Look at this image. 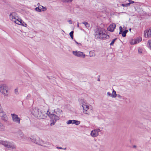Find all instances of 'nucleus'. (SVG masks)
Masks as SVG:
<instances>
[{
  "label": "nucleus",
  "instance_id": "obj_1",
  "mask_svg": "<svg viewBox=\"0 0 151 151\" xmlns=\"http://www.w3.org/2000/svg\"><path fill=\"white\" fill-rule=\"evenodd\" d=\"M94 35L96 39H104L108 38L109 36L106 34L104 29L97 27L94 30Z\"/></svg>",
  "mask_w": 151,
  "mask_h": 151
},
{
  "label": "nucleus",
  "instance_id": "obj_2",
  "mask_svg": "<svg viewBox=\"0 0 151 151\" xmlns=\"http://www.w3.org/2000/svg\"><path fill=\"white\" fill-rule=\"evenodd\" d=\"M31 112L33 115L39 119H45L47 115V112L42 111L36 108H32Z\"/></svg>",
  "mask_w": 151,
  "mask_h": 151
},
{
  "label": "nucleus",
  "instance_id": "obj_3",
  "mask_svg": "<svg viewBox=\"0 0 151 151\" xmlns=\"http://www.w3.org/2000/svg\"><path fill=\"white\" fill-rule=\"evenodd\" d=\"M0 145H3L8 148H9L12 150H14L16 149V145L12 142L0 140Z\"/></svg>",
  "mask_w": 151,
  "mask_h": 151
},
{
  "label": "nucleus",
  "instance_id": "obj_4",
  "mask_svg": "<svg viewBox=\"0 0 151 151\" xmlns=\"http://www.w3.org/2000/svg\"><path fill=\"white\" fill-rule=\"evenodd\" d=\"M47 115H48L51 119V122L50 125L51 126L54 125L57 120L59 119V118L58 116H57L54 114L51 113V112L48 111L47 112Z\"/></svg>",
  "mask_w": 151,
  "mask_h": 151
},
{
  "label": "nucleus",
  "instance_id": "obj_5",
  "mask_svg": "<svg viewBox=\"0 0 151 151\" xmlns=\"http://www.w3.org/2000/svg\"><path fill=\"white\" fill-rule=\"evenodd\" d=\"M0 91L4 96H8L9 93L8 87L5 84L0 85Z\"/></svg>",
  "mask_w": 151,
  "mask_h": 151
},
{
  "label": "nucleus",
  "instance_id": "obj_6",
  "mask_svg": "<svg viewBox=\"0 0 151 151\" xmlns=\"http://www.w3.org/2000/svg\"><path fill=\"white\" fill-rule=\"evenodd\" d=\"M11 115L12 117L13 121L19 124L20 123V119L18 117V116L14 114H12Z\"/></svg>",
  "mask_w": 151,
  "mask_h": 151
},
{
  "label": "nucleus",
  "instance_id": "obj_7",
  "mask_svg": "<svg viewBox=\"0 0 151 151\" xmlns=\"http://www.w3.org/2000/svg\"><path fill=\"white\" fill-rule=\"evenodd\" d=\"M101 131L99 129H94L91 132V135L93 137H96L99 135V132Z\"/></svg>",
  "mask_w": 151,
  "mask_h": 151
},
{
  "label": "nucleus",
  "instance_id": "obj_8",
  "mask_svg": "<svg viewBox=\"0 0 151 151\" xmlns=\"http://www.w3.org/2000/svg\"><path fill=\"white\" fill-rule=\"evenodd\" d=\"M73 54L76 56L78 57L84 58L86 56L84 53L80 51H73Z\"/></svg>",
  "mask_w": 151,
  "mask_h": 151
},
{
  "label": "nucleus",
  "instance_id": "obj_9",
  "mask_svg": "<svg viewBox=\"0 0 151 151\" xmlns=\"http://www.w3.org/2000/svg\"><path fill=\"white\" fill-rule=\"evenodd\" d=\"M142 40V38L139 37L135 39H132L130 40V43L131 45L137 44L141 42Z\"/></svg>",
  "mask_w": 151,
  "mask_h": 151
},
{
  "label": "nucleus",
  "instance_id": "obj_10",
  "mask_svg": "<svg viewBox=\"0 0 151 151\" xmlns=\"http://www.w3.org/2000/svg\"><path fill=\"white\" fill-rule=\"evenodd\" d=\"M0 116L1 119L4 122H6L8 119V118L6 114L1 109L0 110Z\"/></svg>",
  "mask_w": 151,
  "mask_h": 151
},
{
  "label": "nucleus",
  "instance_id": "obj_11",
  "mask_svg": "<svg viewBox=\"0 0 151 151\" xmlns=\"http://www.w3.org/2000/svg\"><path fill=\"white\" fill-rule=\"evenodd\" d=\"M80 123V121L78 120H69L66 122V124H75L76 125H79Z\"/></svg>",
  "mask_w": 151,
  "mask_h": 151
},
{
  "label": "nucleus",
  "instance_id": "obj_12",
  "mask_svg": "<svg viewBox=\"0 0 151 151\" xmlns=\"http://www.w3.org/2000/svg\"><path fill=\"white\" fill-rule=\"evenodd\" d=\"M144 36L146 37H150L151 36V28L149 29H147L144 32Z\"/></svg>",
  "mask_w": 151,
  "mask_h": 151
},
{
  "label": "nucleus",
  "instance_id": "obj_13",
  "mask_svg": "<svg viewBox=\"0 0 151 151\" xmlns=\"http://www.w3.org/2000/svg\"><path fill=\"white\" fill-rule=\"evenodd\" d=\"M18 16L17 13L15 12L11 13L9 15L10 19L13 22L14 21V20L16 19V18Z\"/></svg>",
  "mask_w": 151,
  "mask_h": 151
},
{
  "label": "nucleus",
  "instance_id": "obj_14",
  "mask_svg": "<svg viewBox=\"0 0 151 151\" xmlns=\"http://www.w3.org/2000/svg\"><path fill=\"white\" fill-rule=\"evenodd\" d=\"M17 137L19 139H25L26 138L25 136L21 131H19L18 132Z\"/></svg>",
  "mask_w": 151,
  "mask_h": 151
},
{
  "label": "nucleus",
  "instance_id": "obj_15",
  "mask_svg": "<svg viewBox=\"0 0 151 151\" xmlns=\"http://www.w3.org/2000/svg\"><path fill=\"white\" fill-rule=\"evenodd\" d=\"M116 27V24L114 23L111 24L108 28L107 29L109 31L111 32L114 31L115 28Z\"/></svg>",
  "mask_w": 151,
  "mask_h": 151
},
{
  "label": "nucleus",
  "instance_id": "obj_16",
  "mask_svg": "<svg viewBox=\"0 0 151 151\" xmlns=\"http://www.w3.org/2000/svg\"><path fill=\"white\" fill-rule=\"evenodd\" d=\"M16 19L14 20V21L15 23L19 25H21L24 26L22 23V21L20 19H19L18 17L16 18Z\"/></svg>",
  "mask_w": 151,
  "mask_h": 151
},
{
  "label": "nucleus",
  "instance_id": "obj_17",
  "mask_svg": "<svg viewBox=\"0 0 151 151\" xmlns=\"http://www.w3.org/2000/svg\"><path fill=\"white\" fill-rule=\"evenodd\" d=\"M83 108V112L84 114H87L89 115V113L87 112V110L89 109V106L86 104L84 106H82Z\"/></svg>",
  "mask_w": 151,
  "mask_h": 151
},
{
  "label": "nucleus",
  "instance_id": "obj_18",
  "mask_svg": "<svg viewBox=\"0 0 151 151\" xmlns=\"http://www.w3.org/2000/svg\"><path fill=\"white\" fill-rule=\"evenodd\" d=\"M30 139L32 142L36 144L37 140L39 139V137L36 136H33L31 137L30 138Z\"/></svg>",
  "mask_w": 151,
  "mask_h": 151
},
{
  "label": "nucleus",
  "instance_id": "obj_19",
  "mask_svg": "<svg viewBox=\"0 0 151 151\" xmlns=\"http://www.w3.org/2000/svg\"><path fill=\"white\" fill-rule=\"evenodd\" d=\"M78 101L79 102L80 104L82 106H84L86 104V101L83 99H79L78 100Z\"/></svg>",
  "mask_w": 151,
  "mask_h": 151
},
{
  "label": "nucleus",
  "instance_id": "obj_20",
  "mask_svg": "<svg viewBox=\"0 0 151 151\" xmlns=\"http://www.w3.org/2000/svg\"><path fill=\"white\" fill-rule=\"evenodd\" d=\"M119 29L120 30L119 34H122V36L123 37H125L126 36V33L124 32V31L122 32V28L121 26H120L119 27Z\"/></svg>",
  "mask_w": 151,
  "mask_h": 151
},
{
  "label": "nucleus",
  "instance_id": "obj_21",
  "mask_svg": "<svg viewBox=\"0 0 151 151\" xmlns=\"http://www.w3.org/2000/svg\"><path fill=\"white\" fill-rule=\"evenodd\" d=\"M54 112L58 115H59L62 113V111L60 109L57 108L54 110Z\"/></svg>",
  "mask_w": 151,
  "mask_h": 151
},
{
  "label": "nucleus",
  "instance_id": "obj_22",
  "mask_svg": "<svg viewBox=\"0 0 151 151\" xmlns=\"http://www.w3.org/2000/svg\"><path fill=\"white\" fill-rule=\"evenodd\" d=\"M44 143V142L42 140L40 139L39 138V139H38V140H37V142L36 144L43 146Z\"/></svg>",
  "mask_w": 151,
  "mask_h": 151
},
{
  "label": "nucleus",
  "instance_id": "obj_23",
  "mask_svg": "<svg viewBox=\"0 0 151 151\" xmlns=\"http://www.w3.org/2000/svg\"><path fill=\"white\" fill-rule=\"evenodd\" d=\"M52 144L48 142H45L44 143L43 146L46 147H49L51 146Z\"/></svg>",
  "mask_w": 151,
  "mask_h": 151
},
{
  "label": "nucleus",
  "instance_id": "obj_24",
  "mask_svg": "<svg viewBox=\"0 0 151 151\" xmlns=\"http://www.w3.org/2000/svg\"><path fill=\"white\" fill-rule=\"evenodd\" d=\"M5 127L3 124L0 122V131H4V130Z\"/></svg>",
  "mask_w": 151,
  "mask_h": 151
},
{
  "label": "nucleus",
  "instance_id": "obj_25",
  "mask_svg": "<svg viewBox=\"0 0 151 151\" xmlns=\"http://www.w3.org/2000/svg\"><path fill=\"white\" fill-rule=\"evenodd\" d=\"M117 94L116 93V92L114 90H113L112 91L111 97L112 98H115L117 96Z\"/></svg>",
  "mask_w": 151,
  "mask_h": 151
},
{
  "label": "nucleus",
  "instance_id": "obj_26",
  "mask_svg": "<svg viewBox=\"0 0 151 151\" xmlns=\"http://www.w3.org/2000/svg\"><path fill=\"white\" fill-rule=\"evenodd\" d=\"M82 23L85 25L86 28H88L90 27V25L87 22H83Z\"/></svg>",
  "mask_w": 151,
  "mask_h": 151
},
{
  "label": "nucleus",
  "instance_id": "obj_27",
  "mask_svg": "<svg viewBox=\"0 0 151 151\" xmlns=\"http://www.w3.org/2000/svg\"><path fill=\"white\" fill-rule=\"evenodd\" d=\"M63 2L66 3H70L73 0H61Z\"/></svg>",
  "mask_w": 151,
  "mask_h": 151
},
{
  "label": "nucleus",
  "instance_id": "obj_28",
  "mask_svg": "<svg viewBox=\"0 0 151 151\" xmlns=\"http://www.w3.org/2000/svg\"><path fill=\"white\" fill-rule=\"evenodd\" d=\"M14 93L17 95H18L19 94V92H18V88L17 87L16 88H15L14 90Z\"/></svg>",
  "mask_w": 151,
  "mask_h": 151
},
{
  "label": "nucleus",
  "instance_id": "obj_29",
  "mask_svg": "<svg viewBox=\"0 0 151 151\" xmlns=\"http://www.w3.org/2000/svg\"><path fill=\"white\" fill-rule=\"evenodd\" d=\"M147 45L148 47L151 49V40H149L148 41Z\"/></svg>",
  "mask_w": 151,
  "mask_h": 151
},
{
  "label": "nucleus",
  "instance_id": "obj_30",
  "mask_svg": "<svg viewBox=\"0 0 151 151\" xmlns=\"http://www.w3.org/2000/svg\"><path fill=\"white\" fill-rule=\"evenodd\" d=\"M41 9H42V8L40 6V8L39 7H36L35 9V10L36 11H37L39 12H41Z\"/></svg>",
  "mask_w": 151,
  "mask_h": 151
},
{
  "label": "nucleus",
  "instance_id": "obj_31",
  "mask_svg": "<svg viewBox=\"0 0 151 151\" xmlns=\"http://www.w3.org/2000/svg\"><path fill=\"white\" fill-rule=\"evenodd\" d=\"M90 57H93L95 56L94 53L92 51H91L90 52Z\"/></svg>",
  "mask_w": 151,
  "mask_h": 151
},
{
  "label": "nucleus",
  "instance_id": "obj_32",
  "mask_svg": "<svg viewBox=\"0 0 151 151\" xmlns=\"http://www.w3.org/2000/svg\"><path fill=\"white\" fill-rule=\"evenodd\" d=\"M73 31H72L69 34V35L72 39H73Z\"/></svg>",
  "mask_w": 151,
  "mask_h": 151
},
{
  "label": "nucleus",
  "instance_id": "obj_33",
  "mask_svg": "<svg viewBox=\"0 0 151 151\" xmlns=\"http://www.w3.org/2000/svg\"><path fill=\"white\" fill-rule=\"evenodd\" d=\"M116 40V38H115L114 39H113L112 41H111V42L110 44V45H113L115 42V40Z\"/></svg>",
  "mask_w": 151,
  "mask_h": 151
},
{
  "label": "nucleus",
  "instance_id": "obj_34",
  "mask_svg": "<svg viewBox=\"0 0 151 151\" xmlns=\"http://www.w3.org/2000/svg\"><path fill=\"white\" fill-rule=\"evenodd\" d=\"M40 7H41L42 9L43 10L42 11H46L47 10V8L46 7H44L43 6H41Z\"/></svg>",
  "mask_w": 151,
  "mask_h": 151
},
{
  "label": "nucleus",
  "instance_id": "obj_35",
  "mask_svg": "<svg viewBox=\"0 0 151 151\" xmlns=\"http://www.w3.org/2000/svg\"><path fill=\"white\" fill-rule=\"evenodd\" d=\"M129 5V4H122V6H127Z\"/></svg>",
  "mask_w": 151,
  "mask_h": 151
},
{
  "label": "nucleus",
  "instance_id": "obj_36",
  "mask_svg": "<svg viewBox=\"0 0 151 151\" xmlns=\"http://www.w3.org/2000/svg\"><path fill=\"white\" fill-rule=\"evenodd\" d=\"M117 96L119 99H121L122 98V96L119 94H117Z\"/></svg>",
  "mask_w": 151,
  "mask_h": 151
},
{
  "label": "nucleus",
  "instance_id": "obj_37",
  "mask_svg": "<svg viewBox=\"0 0 151 151\" xmlns=\"http://www.w3.org/2000/svg\"><path fill=\"white\" fill-rule=\"evenodd\" d=\"M129 3L128 4H129V5H130V4L133 3H134V1L130 0H129Z\"/></svg>",
  "mask_w": 151,
  "mask_h": 151
},
{
  "label": "nucleus",
  "instance_id": "obj_38",
  "mask_svg": "<svg viewBox=\"0 0 151 151\" xmlns=\"http://www.w3.org/2000/svg\"><path fill=\"white\" fill-rule=\"evenodd\" d=\"M107 95L108 96L111 97L112 94L110 93L109 92H108L107 93Z\"/></svg>",
  "mask_w": 151,
  "mask_h": 151
},
{
  "label": "nucleus",
  "instance_id": "obj_39",
  "mask_svg": "<svg viewBox=\"0 0 151 151\" xmlns=\"http://www.w3.org/2000/svg\"><path fill=\"white\" fill-rule=\"evenodd\" d=\"M56 148L58 149H63L62 147H57Z\"/></svg>",
  "mask_w": 151,
  "mask_h": 151
},
{
  "label": "nucleus",
  "instance_id": "obj_40",
  "mask_svg": "<svg viewBox=\"0 0 151 151\" xmlns=\"http://www.w3.org/2000/svg\"><path fill=\"white\" fill-rule=\"evenodd\" d=\"M30 97V95H27L26 97V99H28Z\"/></svg>",
  "mask_w": 151,
  "mask_h": 151
},
{
  "label": "nucleus",
  "instance_id": "obj_41",
  "mask_svg": "<svg viewBox=\"0 0 151 151\" xmlns=\"http://www.w3.org/2000/svg\"><path fill=\"white\" fill-rule=\"evenodd\" d=\"M124 31L126 33H127L128 32V30H125Z\"/></svg>",
  "mask_w": 151,
  "mask_h": 151
},
{
  "label": "nucleus",
  "instance_id": "obj_42",
  "mask_svg": "<svg viewBox=\"0 0 151 151\" xmlns=\"http://www.w3.org/2000/svg\"><path fill=\"white\" fill-rule=\"evenodd\" d=\"M75 42L77 44H81L80 43H79L77 41H76L75 40Z\"/></svg>",
  "mask_w": 151,
  "mask_h": 151
},
{
  "label": "nucleus",
  "instance_id": "obj_43",
  "mask_svg": "<svg viewBox=\"0 0 151 151\" xmlns=\"http://www.w3.org/2000/svg\"><path fill=\"white\" fill-rule=\"evenodd\" d=\"M77 26L78 27H79V23L78 22L77 23Z\"/></svg>",
  "mask_w": 151,
  "mask_h": 151
},
{
  "label": "nucleus",
  "instance_id": "obj_44",
  "mask_svg": "<svg viewBox=\"0 0 151 151\" xmlns=\"http://www.w3.org/2000/svg\"><path fill=\"white\" fill-rule=\"evenodd\" d=\"M69 22H70V24H72V22H71V21L70 20H69Z\"/></svg>",
  "mask_w": 151,
  "mask_h": 151
},
{
  "label": "nucleus",
  "instance_id": "obj_45",
  "mask_svg": "<svg viewBox=\"0 0 151 151\" xmlns=\"http://www.w3.org/2000/svg\"><path fill=\"white\" fill-rule=\"evenodd\" d=\"M138 52H139V53H141L142 52L141 50H138Z\"/></svg>",
  "mask_w": 151,
  "mask_h": 151
},
{
  "label": "nucleus",
  "instance_id": "obj_46",
  "mask_svg": "<svg viewBox=\"0 0 151 151\" xmlns=\"http://www.w3.org/2000/svg\"><path fill=\"white\" fill-rule=\"evenodd\" d=\"M136 147V146H135V145H134L133 146V147H134V148H135Z\"/></svg>",
  "mask_w": 151,
  "mask_h": 151
},
{
  "label": "nucleus",
  "instance_id": "obj_47",
  "mask_svg": "<svg viewBox=\"0 0 151 151\" xmlns=\"http://www.w3.org/2000/svg\"><path fill=\"white\" fill-rule=\"evenodd\" d=\"M66 148H65L63 149H64V150H66Z\"/></svg>",
  "mask_w": 151,
  "mask_h": 151
},
{
  "label": "nucleus",
  "instance_id": "obj_48",
  "mask_svg": "<svg viewBox=\"0 0 151 151\" xmlns=\"http://www.w3.org/2000/svg\"><path fill=\"white\" fill-rule=\"evenodd\" d=\"M98 80L99 81V80H100L99 79H98Z\"/></svg>",
  "mask_w": 151,
  "mask_h": 151
},
{
  "label": "nucleus",
  "instance_id": "obj_49",
  "mask_svg": "<svg viewBox=\"0 0 151 151\" xmlns=\"http://www.w3.org/2000/svg\"><path fill=\"white\" fill-rule=\"evenodd\" d=\"M131 29H129V30H130V31H131Z\"/></svg>",
  "mask_w": 151,
  "mask_h": 151
},
{
  "label": "nucleus",
  "instance_id": "obj_50",
  "mask_svg": "<svg viewBox=\"0 0 151 151\" xmlns=\"http://www.w3.org/2000/svg\"><path fill=\"white\" fill-rule=\"evenodd\" d=\"M39 4V3H38V4Z\"/></svg>",
  "mask_w": 151,
  "mask_h": 151
}]
</instances>
